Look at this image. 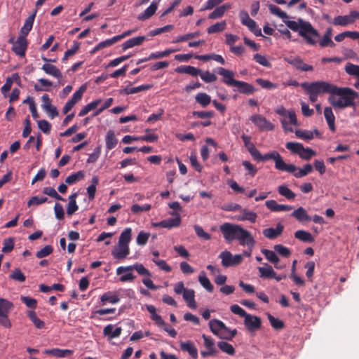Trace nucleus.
<instances>
[{
	"label": "nucleus",
	"mask_w": 359,
	"mask_h": 359,
	"mask_svg": "<svg viewBox=\"0 0 359 359\" xmlns=\"http://www.w3.org/2000/svg\"><path fill=\"white\" fill-rule=\"evenodd\" d=\"M301 87L309 96L311 102H316L320 94L330 93L329 102L334 109H344L354 106L358 94L350 88H339L326 81L304 82Z\"/></svg>",
	"instance_id": "1"
},
{
	"label": "nucleus",
	"mask_w": 359,
	"mask_h": 359,
	"mask_svg": "<svg viewBox=\"0 0 359 359\" xmlns=\"http://www.w3.org/2000/svg\"><path fill=\"white\" fill-rule=\"evenodd\" d=\"M219 229L227 242L237 240L241 245L251 247L255 244L250 232L238 224L226 222L219 226Z\"/></svg>",
	"instance_id": "2"
},
{
	"label": "nucleus",
	"mask_w": 359,
	"mask_h": 359,
	"mask_svg": "<svg viewBox=\"0 0 359 359\" xmlns=\"http://www.w3.org/2000/svg\"><path fill=\"white\" fill-rule=\"evenodd\" d=\"M276 112L281 116L280 122L285 133H294L295 135H309L308 131L300 130L296 114L293 110H287L281 106L276 110Z\"/></svg>",
	"instance_id": "3"
},
{
	"label": "nucleus",
	"mask_w": 359,
	"mask_h": 359,
	"mask_svg": "<svg viewBox=\"0 0 359 359\" xmlns=\"http://www.w3.org/2000/svg\"><path fill=\"white\" fill-rule=\"evenodd\" d=\"M300 24L292 20L285 21V25L293 31H299V34L304 38L306 42L309 44L314 45L316 43L318 39L320 36L319 32L311 25L309 22L303 21L299 19Z\"/></svg>",
	"instance_id": "4"
},
{
	"label": "nucleus",
	"mask_w": 359,
	"mask_h": 359,
	"mask_svg": "<svg viewBox=\"0 0 359 359\" xmlns=\"http://www.w3.org/2000/svg\"><path fill=\"white\" fill-rule=\"evenodd\" d=\"M283 60L299 71L311 72L313 70L312 65L304 62L302 59L298 55L286 56L283 57Z\"/></svg>",
	"instance_id": "5"
},
{
	"label": "nucleus",
	"mask_w": 359,
	"mask_h": 359,
	"mask_svg": "<svg viewBox=\"0 0 359 359\" xmlns=\"http://www.w3.org/2000/svg\"><path fill=\"white\" fill-rule=\"evenodd\" d=\"M216 72L222 76V81L229 86L236 87L238 80L234 79L235 73L229 69H226L224 67H217Z\"/></svg>",
	"instance_id": "6"
},
{
	"label": "nucleus",
	"mask_w": 359,
	"mask_h": 359,
	"mask_svg": "<svg viewBox=\"0 0 359 359\" xmlns=\"http://www.w3.org/2000/svg\"><path fill=\"white\" fill-rule=\"evenodd\" d=\"M250 120L263 131L272 130L274 128L273 125L271 122L267 121L266 118L261 115L252 116Z\"/></svg>",
	"instance_id": "7"
},
{
	"label": "nucleus",
	"mask_w": 359,
	"mask_h": 359,
	"mask_svg": "<svg viewBox=\"0 0 359 359\" xmlns=\"http://www.w3.org/2000/svg\"><path fill=\"white\" fill-rule=\"evenodd\" d=\"M27 48V41L24 36H19L12 47V50L18 55L24 57Z\"/></svg>",
	"instance_id": "8"
},
{
	"label": "nucleus",
	"mask_w": 359,
	"mask_h": 359,
	"mask_svg": "<svg viewBox=\"0 0 359 359\" xmlns=\"http://www.w3.org/2000/svg\"><path fill=\"white\" fill-rule=\"evenodd\" d=\"M355 22L354 15L353 11H351L348 15H338L335 17L332 22L335 26L346 27L348 25H351Z\"/></svg>",
	"instance_id": "9"
},
{
	"label": "nucleus",
	"mask_w": 359,
	"mask_h": 359,
	"mask_svg": "<svg viewBox=\"0 0 359 359\" xmlns=\"http://www.w3.org/2000/svg\"><path fill=\"white\" fill-rule=\"evenodd\" d=\"M130 250L127 245L120 244L115 245L111 250V255L115 259H122L129 255Z\"/></svg>",
	"instance_id": "10"
},
{
	"label": "nucleus",
	"mask_w": 359,
	"mask_h": 359,
	"mask_svg": "<svg viewBox=\"0 0 359 359\" xmlns=\"http://www.w3.org/2000/svg\"><path fill=\"white\" fill-rule=\"evenodd\" d=\"M275 162V168L277 170L281 171H285L290 173L294 172L297 168L293 164H287L283 159L280 155L276 159Z\"/></svg>",
	"instance_id": "11"
},
{
	"label": "nucleus",
	"mask_w": 359,
	"mask_h": 359,
	"mask_svg": "<svg viewBox=\"0 0 359 359\" xmlns=\"http://www.w3.org/2000/svg\"><path fill=\"white\" fill-rule=\"evenodd\" d=\"M257 217V215L255 212L245 208H241L240 210V214L236 217V219L239 221L248 220L252 223H254L255 222Z\"/></svg>",
	"instance_id": "12"
},
{
	"label": "nucleus",
	"mask_w": 359,
	"mask_h": 359,
	"mask_svg": "<svg viewBox=\"0 0 359 359\" xmlns=\"http://www.w3.org/2000/svg\"><path fill=\"white\" fill-rule=\"evenodd\" d=\"M245 325L248 330H255L260 327L261 320L260 318L257 316L248 314L245 317Z\"/></svg>",
	"instance_id": "13"
},
{
	"label": "nucleus",
	"mask_w": 359,
	"mask_h": 359,
	"mask_svg": "<svg viewBox=\"0 0 359 359\" xmlns=\"http://www.w3.org/2000/svg\"><path fill=\"white\" fill-rule=\"evenodd\" d=\"M170 215L174 216L175 217L161 221L163 228L171 229L173 227H177L180 224V216L177 212H170Z\"/></svg>",
	"instance_id": "14"
},
{
	"label": "nucleus",
	"mask_w": 359,
	"mask_h": 359,
	"mask_svg": "<svg viewBox=\"0 0 359 359\" xmlns=\"http://www.w3.org/2000/svg\"><path fill=\"white\" fill-rule=\"evenodd\" d=\"M146 40H147V39L144 36H139L129 39L122 44V49L126 50L134 46H140Z\"/></svg>",
	"instance_id": "15"
},
{
	"label": "nucleus",
	"mask_w": 359,
	"mask_h": 359,
	"mask_svg": "<svg viewBox=\"0 0 359 359\" xmlns=\"http://www.w3.org/2000/svg\"><path fill=\"white\" fill-rule=\"evenodd\" d=\"M266 206L272 211L276 212H286L291 210L292 207L287 205H280L276 203L274 200H269L266 201Z\"/></svg>",
	"instance_id": "16"
},
{
	"label": "nucleus",
	"mask_w": 359,
	"mask_h": 359,
	"mask_svg": "<svg viewBox=\"0 0 359 359\" xmlns=\"http://www.w3.org/2000/svg\"><path fill=\"white\" fill-rule=\"evenodd\" d=\"M121 330L122 329L121 327H117L114 325H108L104 327L103 334L111 339L119 337L121 333Z\"/></svg>",
	"instance_id": "17"
},
{
	"label": "nucleus",
	"mask_w": 359,
	"mask_h": 359,
	"mask_svg": "<svg viewBox=\"0 0 359 359\" xmlns=\"http://www.w3.org/2000/svg\"><path fill=\"white\" fill-rule=\"evenodd\" d=\"M157 8L158 3L156 1H153L150 6L142 13L138 15L137 19L139 20L144 21L150 18L152 15H154Z\"/></svg>",
	"instance_id": "18"
},
{
	"label": "nucleus",
	"mask_w": 359,
	"mask_h": 359,
	"mask_svg": "<svg viewBox=\"0 0 359 359\" xmlns=\"http://www.w3.org/2000/svg\"><path fill=\"white\" fill-rule=\"evenodd\" d=\"M180 348L183 351L188 352L194 359L198 358V350L191 341H182L180 343Z\"/></svg>",
	"instance_id": "19"
},
{
	"label": "nucleus",
	"mask_w": 359,
	"mask_h": 359,
	"mask_svg": "<svg viewBox=\"0 0 359 359\" xmlns=\"http://www.w3.org/2000/svg\"><path fill=\"white\" fill-rule=\"evenodd\" d=\"M236 87L238 88L239 93L245 95H252L256 91L253 86L243 81H238Z\"/></svg>",
	"instance_id": "20"
},
{
	"label": "nucleus",
	"mask_w": 359,
	"mask_h": 359,
	"mask_svg": "<svg viewBox=\"0 0 359 359\" xmlns=\"http://www.w3.org/2000/svg\"><path fill=\"white\" fill-rule=\"evenodd\" d=\"M324 116L327 123V125L332 133L335 132V117L333 114L332 109L330 107H325L324 109Z\"/></svg>",
	"instance_id": "21"
},
{
	"label": "nucleus",
	"mask_w": 359,
	"mask_h": 359,
	"mask_svg": "<svg viewBox=\"0 0 359 359\" xmlns=\"http://www.w3.org/2000/svg\"><path fill=\"white\" fill-rule=\"evenodd\" d=\"M292 216L296 218L299 222H309L311 220V217L307 214L306 210L299 207L295 210L292 213Z\"/></svg>",
	"instance_id": "22"
},
{
	"label": "nucleus",
	"mask_w": 359,
	"mask_h": 359,
	"mask_svg": "<svg viewBox=\"0 0 359 359\" xmlns=\"http://www.w3.org/2000/svg\"><path fill=\"white\" fill-rule=\"evenodd\" d=\"M151 87V85H141L137 87H129L126 86L125 88L120 90V94L122 95H130L137 93L141 91L147 90Z\"/></svg>",
	"instance_id": "23"
},
{
	"label": "nucleus",
	"mask_w": 359,
	"mask_h": 359,
	"mask_svg": "<svg viewBox=\"0 0 359 359\" xmlns=\"http://www.w3.org/2000/svg\"><path fill=\"white\" fill-rule=\"evenodd\" d=\"M283 230V226L278 224L276 229L268 228L263 231V234L265 237L269 239H273L281 234Z\"/></svg>",
	"instance_id": "24"
},
{
	"label": "nucleus",
	"mask_w": 359,
	"mask_h": 359,
	"mask_svg": "<svg viewBox=\"0 0 359 359\" xmlns=\"http://www.w3.org/2000/svg\"><path fill=\"white\" fill-rule=\"evenodd\" d=\"M175 71L177 73L187 74L193 76H197L198 74H201V69L189 65L178 67L175 69Z\"/></svg>",
	"instance_id": "25"
},
{
	"label": "nucleus",
	"mask_w": 359,
	"mask_h": 359,
	"mask_svg": "<svg viewBox=\"0 0 359 359\" xmlns=\"http://www.w3.org/2000/svg\"><path fill=\"white\" fill-rule=\"evenodd\" d=\"M86 85H82L79 90H77L73 95L72 99L69 100V110L79 101H80L83 97V93L86 90Z\"/></svg>",
	"instance_id": "26"
},
{
	"label": "nucleus",
	"mask_w": 359,
	"mask_h": 359,
	"mask_svg": "<svg viewBox=\"0 0 359 359\" xmlns=\"http://www.w3.org/2000/svg\"><path fill=\"white\" fill-rule=\"evenodd\" d=\"M36 12L30 15L25 20L24 26L20 29V35L24 36L26 38L27 35L29 34L30 30L32 28L33 22L34 20Z\"/></svg>",
	"instance_id": "27"
},
{
	"label": "nucleus",
	"mask_w": 359,
	"mask_h": 359,
	"mask_svg": "<svg viewBox=\"0 0 359 359\" xmlns=\"http://www.w3.org/2000/svg\"><path fill=\"white\" fill-rule=\"evenodd\" d=\"M231 6L229 4H224L221 6L217 7L211 13L209 14V19H217L222 18L226 11L229 10Z\"/></svg>",
	"instance_id": "28"
},
{
	"label": "nucleus",
	"mask_w": 359,
	"mask_h": 359,
	"mask_svg": "<svg viewBox=\"0 0 359 359\" xmlns=\"http://www.w3.org/2000/svg\"><path fill=\"white\" fill-rule=\"evenodd\" d=\"M205 142V145L202 147L201 151V156L204 161L207 160L209 157V147H212L215 148L217 145L216 142L212 138H207Z\"/></svg>",
	"instance_id": "29"
},
{
	"label": "nucleus",
	"mask_w": 359,
	"mask_h": 359,
	"mask_svg": "<svg viewBox=\"0 0 359 359\" xmlns=\"http://www.w3.org/2000/svg\"><path fill=\"white\" fill-rule=\"evenodd\" d=\"M13 307V302L6 299L0 298V316L9 314Z\"/></svg>",
	"instance_id": "30"
},
{
	"label": "nucleus",
	"mask_w": 359,
	"mask_h": 359,
	"mask_svg": "<svg viewBox=\"0 0 359 359\" xmlns=\"http://www.w3.org/2000/svg\"><path fill=\"white\" fill-rule=\"evenodd\" d=\"M183 298L191 309L196 308V303L194 299V291L191 289H187L183 294Z\"/></svg>",
	"instance_id": "31"
},
{
	"label": "nucleus",
	"mask_w": 359,
	"mask_h": 359,
	"mask_svg": "<svg viewBox=\"0 0 359 359\" xmlns=\"http://www.w3.org/2000/svg\"><path fill=\"white\" fill-rule=\"evenodd\" d=\"M145 306L151 314V318L154 320L158 326L165 325V323L162 319V318L156 313V309L155 306L153 305H146Z\"/></svg>",
	"instance_id": "32"
},
{
	"label": "nucleus",
	"mask_w": 359,
	"mask_h": 359,
	"mask_svg": "<svg viewBox=\"0 0 359 359\" xmlns=\"http://www.w3.org/2000/svg\"><path fill=\"white\" fill-rule=\"evenodd\" d=\"M294 237L303 242L312 243L314 241L312 235L309 232L304 230L297 231L294 233Z\"/></svg>",
	"instance_id": "33"
},
{
	"label": "nucleus",
	"mask_w": 359,
	"mask_h": 359,
	"mask_svg": "<svg viewBox=\"0 0 359 359\" xmlns=\"http://www.w3.org/2000/svg\"><path fill=\"white\" fill-rule=\"evenodd\" d=\"M195 99L196 102L203 107H206L211 102V97L205 93H198Z\"/></svg>",
	"instance_id": "34"
},
{
	"label": "nucleus",
	"mask_w": 359,
	"mask_h": 359,
	"mask_svg": "<svg viewBox=\"0 0 359 359\" xmlns=\"http://www.w3.org/2000/svg\"><path fill=\"white\" fill-rule=\"evenodd\" d=\"M224 324V323L222 321L217 319L211 320L209 322L210 330L214 334L217 335V337H219V335L220 334V332L222 330V328Z\"/></svg>",
	"instance_id": "35"
},
{
	"label": "nucleus",
	"mask_w": 359,
	"mask_h": 359,
	"mask_svg": "<svg viewBox=\"0 0 359 359\" xmlns=\"http://www.w3.org/2000/svg\"><path fill=\"white\" fill-rule=\"evenodd\" d=\"M198 281L207 291L210 292L213 291V285H212L210 280L207 278L204 271H201L200 273L198 276Z\"/></svg>",
	"instance_id": "36"
},
{
	"label": "nucleus",
	"mask_w": 359,
	"mask_h": 359,
	"mask_svg": "<svg viewBox=\"0 0 359 359\" xmlns=\"http://www.w3.org/2000/svg\"><path fill=\"white\" fill-rule=\"evenodd\" d=\"M259 276L262 278H272L275 277V271L273 268L267 264H264V266L258 267Z\"/></svg>",
	"instance_id": "37"
},
{
	"label": "nucleus",
	"mask_w": 359,
	"mask_h": 359,
	"mask_svg": "<svg viewBox=\"0 0 359 359\" xmlns=\"http://www.w3.org/2000/svg\"><path fill=\"white\" fill-rule=\"evenodd\" d=\"M42 69L46 74L52 75L56 78H60L62 76L60 71L55 65L50 64H44L42 66Z\"/></svg>",
	"instance_id": "38"
},
{
	"label": "nucleus",
	"mask_w": 359,
	"mask_h": 359,
	"mask_svg": "<svg viewBox=\"0 0 359 359\" xmlns=\"http://www.w3.org/2000/svg\"><path fill=\"white\" fill-rule=\"evenodd\" d=\"M222 329L219 337L223 339L231 340L237 333L236 330H231L224 324Z\"/></svg>",
	"instance_id": "39"
},
{
	"label": "nucleus",
	"mask_w": 359,
	"mask_h": 359,
	"mask_svg": "<svg viewBox=\"0 0 359 359\" xmlns=\"http://www.w3.org/2000/svg\"><path fill=\"white\" fill-rule=\"evenodd\" d=\"M27 316L36 328L42 329L44 327V322L37 317L35 311H29L27 313Z\"/></svg>",
	"instance_id": "40"
},
{
	"label": "nucleus",
	"mask_w": 359,
	"mask_h": 359,
	"mask_svg": "<svg viewBox=\"0 0 359 359\" xmlns=\"http://www.w3.org/2000/svg\"><path fill=\"white\" fill-rule=\"evenodd\" d=\"M100 102L101 100H96L88 103L87 105H86L81 109V111L79 113V116H83L86 115L91 110L96 109V107L100 104Z\"/></svg>",
	"instance_id": "41"
},
{
	"label": "nucleus",
	"mask_w": 359,
	"mask_h": 359,
	"mask_svg": "<svg viewBox=\"0 0 359 359\" xmlns=\"http://www.w3.org/2000/svg\"><path fill=\"white\" fill-rule=\"evenodd\" d=\"M132 237V230L130 228L125 229L120 235L118 243L120 244L127 245L130 243Z\"/></svg>",
	"instance_id": "42"
},
{
	"label": "nucleus",
	"mask_w": 359,
	"mask_h": 359,
	"mask_svg": "<svg viewBox=\"0 0 359 359\" xmlns=\"http://www.w3.org/2000/svg\"><path fill=\"white\" fill-rule=\"evenodd\" d=\"M226 22L222 21L219 22H216L215 24L210 26L207 29V32L208 34H215L224 31L226 29Z\"/></svg>",
	"instance_id": "43"
},
{
	"label": "nucleus",
	"mask_w": 359,
	"mask_h": 359,
	"mask_svg": "<svg viewBox=\"0 0 359 359\" xmlns=\"http://www.w3.org/2000/svg\"><path fill=\"white\" fill-rule=\"evenodd\" d=\"M52 84V82L48 79H39V83L34 85V90L36 91L48 90Z\"/></svg>",
	"instance_id": "44"
},
{
	"label": "nucleus",
	"mask_w": 359,
	"mask_h": 359,
	"mask_svg": "<svg viewBox=\"0 0 359 359\" xmlns=\"http://www.w3.org/2000/svg\"><path fill=\"white\" fill-rule=\"evenodd\" d=\"M269 9L271 14L276 15L283 20L287 19L289 18V16L285 12L283 11L279 7L276 6V5L269 4Z\"/></svg>",
	"instance_id": "45"
},
{
	"label": "nucleus",
	"mask_w": 359,
	"mask_h": 359,
	"mask_svg": "<svg viewBox=\"0 0 359 359\" xmlns=\"http://www.w3.org/2000/svg\"><path fill=\"white\" fill-rule=\"evenodd\" d=\"M219 258L222 259V264L224 267L231 266L232 254L229 251H223L219 255Z\"/></svg>",
	"instance_id": "46"
},
{
	"label": "nucleus",
	"mask_w": 359,
	"mask_h": 359,
	"mask_svg": "<svg viewBox=\"0 0 359 359\" xmlns=\"http://www.w3.org/2000/svg\"><path fill=\"white\" fill-rule=\"evenodd\" d=\"M9 278L19 283H23L26 280V276L18 268L15 269L9 275Z\"/></svg>",
	"instance_id": "47"
},
{
	"label": "nucleus",
	"mask_w": 359,
	"mask_h": 359,
	"mask_svg": "<svg viewBox=\"0 0 359 359\" xmlns=\"http://www.w3.org/2000/svg\"><path fill=\"white\" fill-rule=\"evenodd\" d=\"M43 353L46 355H51L57 358H63L67 355V349H46L43 351Z\"/></svg>",
	"instance_id": "48"
},
{
	"label": "nucleus",
	"mask_w": 359,
	"mask_h": 359,
	"mask_svg": "<svg viewBox=\"0 0 359 359\" xmlns=\"http://www.w3.org/2000/svg\"><path fill=\"white\" fill-rule=\"evenodd\" d=\"M179 49L168 48L163 51H158L150 54V58L153 60L159 59L168 56L170 54L178 51Z\"/></svg>",
	"instance_id": "49"
},
{
	"label": "nucleus",
	"mask_w": 359,
	"mask_h": 359,
	"mask_svg": "<svg viewBox=\"0 0 359 359\" xmlns=\"http://www.w3.org/2000/svg\"><path fill=\"white\" fill-rule=\"evenodd\" d=\"M245 26L248 27V29L257 36H262V30L259 27H257L256 22L250 19Z\"/></svg>",
	"instance_id": "50"
},
{
	"label": "nucleus",
	"mask_w": 359,
	"mask_h": 359,
	"mask_svg": "<svg viewBox=\"0 0 359 359\" xmlns=\"http://www.w3.org/2000/svg\"><path fill=\"white\" fill-rule=\"evenodd\" d=\"M100 300L103 303L109 302L111 304H116L120 301V299L118 297L112 294L111 292H106L101 296Z\"/></svg>",
	"instance_id": "51"
},
{
	"label": "nucleus",
	"mask_w": 359,
	"mask_h": 359,
	"mask_svg": "<svg viewBox=\"0 0 359 359\" xmlns=\"http://www.w3.org/2000/svg\"><path fill=\"white\" fill-rule=\"evenodd\" d=\"M313 170L312 165L311 164H306L302 169H298L294 172H292L294 174V176L297 178L302 177L309 173H310Z\"/></svg>",
	"instance_id": "52"
},
{
	"label": "nucleus",
	"mask_w": 359,
	"mask_h": 359,
	"mask_svg": "<svg viewBox=\"0 0 359 359\" xmlns=\"http://www.w3.org/2000/svg\"><path fill=\"white\" fill-rule=\"evenodd\" d=\"M217 346L223 352L229 355H232L235 353V349L233 346L226 341H219Z\"/></svg>",
	"instance_id": "53"
},
{
	"label": "nucleus",
	"mask_w": 359,
	"mask_h": 359,
	"mask_svg": "<svg viewBox=\"0 0 359 359\" xmlns=\"http://www.w3.org/2000/svg\"><path fill=\"white\" fill-rule=\"evenodd\" d=\"M198 75L201 76V79L207 83L215 82L217 79V77L209 71H205L204 72L201 71V74Z\"/></svg>",
	"instance_id": "54"
},
{
	"label": "nucleus",
	"mask_w": 359,
	"mask_h": 359,
	"mask_svg": "<svg viewBox=\"0 0 359 359\" xmlns=\"http://www.w3.org/2000/svg\"><path fill=\"white\" fill-rule=\"evenodd\" d=\"M262 253L264 254L266 258L272 264L279 262V258L274 251L263 249L262 250Z\"/></svg>",
	"instance_id": "55"
},
{
	"label": "nucleus",
	"mask_w": 359,
	"mask_h": 359,
	"mask_svg": "<svg viewBox=\"0 0 359 359\" xmlns=\"http://www.w3.org/2000/svg\"><path fill=\"white\" fill-rule=\"evenodd\" d=\"M278 190L280 195L285 196L287 199H293L295 197V194L285 185L279 186Z\"/></svg>",
	"instance_id": "56"
},
{
	"label": "nucleus",
	"mask_w": 359,
	"mask_h": 359,
	"mask_svg": "<svg viewBox=\"0 0 359 359\" xmlns=\"http://www.w3.org/2000/svg\"><path fill=\"white\" fill-rule=\"evenodd\" d=\"M14 248V239L13 238H8L4 239L3 243L2 252L4 253L11 252Z\"/></svg>",
	"instance_id": "57"
},
{
	"label": "nucleus",
	"mask_w": 359,
	"mask_h": 359,
	"mask_svg": "<svg viewBox=\"0 0 359 359\" xmlns=\"http://www.w3.org/2000/svg\"><path fill=\"white\" fill-rule=\"evenodd\" d=\"M316 155V152L309 148L302 147L299 156L304 160H309L313 156Z\"/></svg>",
	"instance_id": "58"
},
{
	"label": "nucleus",
	"mask_w": 359,
	"mask_h": 359,
	"mask_svg": "<svg viewBox=\"0 0 359 359\" xmlns=\"http://www.w3.org/2000/svg\"><path fill=\"white\" fill-rule=\"evenodd\" d=\"M345 71L348 74L358 77L359 74V65L348 62L345 66Z\"/></svg>",
	"instance_id": "59"
},
{
	"label": "nucleus",
	"mask_w": 359,
	"mask_h": 359,
	"mask_svg": "<svg viewBox=\"0 0 359 359\" xmlns=\"http://www.w3.org/2000/svg\"><path fill=\"white\" fill-rule=\"evenodd\" d=\"M173 27H174L173 25H165V26H164L163 27H160V28H157V29H153V30L149 32V36H154L161 34H162L163 32H170V31H171L173 29Z\"/></svg>",
	"instance_id": "60"
},
{
	"label": "nucleus",
	"mask_w": 359,
	"mask_h": 359,
	"mask_svg": "<svg viewBox=\"0 0 359 359\" xmlns=\"http://www.w3.org/2000/svg\"><path fill=\"white\" fill-rule=\"evenodd\" d=\"M20 300L23 302L28 308L36 309L37 306V301L32 297L22 296Z\"/></svg>",
	"instance_id": "61"
},
{
	"label": "nucleus",
	"mask_w": 359,
	"mask_h": 359,
	"mask_svg": "<svg viewBox=\"0 0 359 359\" xmlns=\"http://www.w3.org/2000/svg\"><path fill=\"white\" fill-rule=\"evenodd\" d=\"M151 205L150 204H144L143 205H140L138 204H134L131 207V211L134 214H138L142 212H147L149 211L151 209Z\"/></svg>",
	"instance_id": "62"
},
{
	"label": "nucleus",
	"mask_w": 359,
	"mask_h": 359,
	"mask_svg": "<svg viewBox=\"0 0 359 359\" xmlns=\"http://www.w3.org/2000/svg\"><path fill=\"white\" fill-rule=\"evenodd\" d=\"M256 82L263 88L265 89H275L277 88V85L263 79H257Z\"/></svg>",
	"instance_id": "63"
},
{
	"label": "nucleus",
	"mask_w": 359,
	"mask_h": 359,
	"mask_svg": "<svg viewBox=\"0 0 359 359\" xmlns=\"http://www.w3.org/2000/svg\"><path fill=\"white\" fill-rule=\"evenodd\" d=\"M303 145L298 142H290L286 144V148L294 154L299 155Z\"/></svg>",
	"instance_id": "64"
}]
</instances>
